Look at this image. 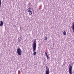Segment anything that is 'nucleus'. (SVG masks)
I'll return each instance as SVG.
<instances>
[{
	"label": "nucleus",
	"mask_w": 74,
	"mask_h": 74,
	"mask_svg": "<svg viewBox=\"0 0 74 74\" xmlns=\"http://www.w3.org/2000/svg\"><path fill=\"white\" fill-rule=\"evenodd\" d=\"M37 42L36 41V40H35L34 41L33 43V52L34 55H36V47L37 46L36 45Z\"/></svg>",
	"instance_id": "nucleus-1"
},
{
	"label": "nucleus",
	"mask_w": 74,
	"mask_h": 74,
	"mask_svg": "<svg viewBox=\"0 0 74 74\" xmlns=\"http://www.w3.org/2000/svg\"><path fill=\"white\" fill-rule=\"evenodd\" d=\"M22 51L20 49V48H18L17 49V53L18 55L20 56L22 55Z\"/></svg>",
	"instance_id": "nucleus-2"
},
{
	"label": "nucleus",
	"mask_w": 74,
	"mask_h": 74,
	"mask_svg": "<svg viewBox=\"0 0 74 74\" xmlns=\"http://www.w3.org/2000/svg\"><path fill=\"white\" fill-rule=\"evenodd\" d=\"M69 74H72V66H70L69 68Z\"/></svg>",
	"instance_id": "nucleus-3"
},
{
	"label": "nucleus",
	"mask_w": 74,
	"mask_h": 74,
	"mask_svg": "<svg viewBox=\"0 0 74 74\" xmlns=\"http://www.w3.org/2000/svg\"><path fill=\"white\" fill-rule=\"evenodd\" d=\"M45 74H49V69H47L46 71H45Z\"/></svg>",
	"instance_id": "nucleus-4"
},
{
	"label": "nucleus",
	"mask_w": 74,
	"mask_h": 74,
	"mask_svg": "<svg viewBox=\"0 0 74 74\" xmlns=\"http://www.w3.org/2000/svg\"><path fill=\"white\" fill-rule=\"evenodd\" d=\"M72 30H73V32L74 33V22H73L72 23Z\"/></svg>",
	"instance_id": "nucleus-5"
},
{
	"label": "nucleus",
	"mask_w": 74,
	"mask_h": 74,
	"mask_svg": "<svg viewBox=\"0 0 74 74\" xmlns=\"http://www.w3.org/2000/svg\"><path fill=\"white\" fill-rule=\"evenodd\" d=\"M45 54L47 58V59H49V57H48V54H47V53L46 52H45Z\"/></svg>",
	"instance_id": "nucleus-6"
},
{
	"label": "nucleus",
	"mask_w": 74,
	"mask_h": 74,
	"mask_svg": "<svg viewBox=\"0 0 74 74\" xmlns=\"http://www.w3.org/2000/svg\"><path fill=\"white\" fill-rule=\"evenodd\" d=\"M0 22L1 23L0 24V26H2L3 25V22L2 21H1Z\"/></svg>",
	"instance_id": "nucleus-7"
},
{
	"label": "nucleus",
	"mask_w": 74,
	"mask_h": 74,
	"mask_svg": "<svg viewBox=\"0 0 74 74\" xmlns=\"http://www.w3.org/2000/svg\"><path fill=\"white\" fill-rule=\"evenodd\" d=\"M18 42H20V41H22V38L21 37L19 38L18 39Z\"/></svg>",
	"instance_id": "nucleus-8"
},
{
	"label": "nucleus",
	"mask_w": 74,
	"mask_h": 74,
	"mask_svg": "<svg viewBox=\"0 0 74 74\" xmlns=\"http://www.w3.org/2000/svg\"><path fill=\"white\" fill-rule=\"evenodd\" d=\"M29 12V15H32L33 13V11H30V12Z\"/></svg>",
	"instance_id": "nucleus-9"
},
{
	"label": "nucleus",
	"mask_w": 74,
	"mask_h": 74,
	"mask_svg": "<svg viewBox=\"0 0 74 74\" xmlns=\"http://www.w3.org/2000/svg\"><path fill=\"white\" fill-rule=\"evenodd\" d=\"M31 10V8H28L27 9L28 12H29L30 11H31L30 10Z\"/></svg>",
	"instance_id": "nucleus-10"
},
{
	"label": "nucleus",
	"mask_w": 74,
	"mask_h": 74,
	"mask_svg": "<svg viewBox=\"0 0 74 74\" xmlns=\"http://www.w3.org/2000/svg\"><path fill=\"white\" fill-rule=\"evenodd\" d=\"M63 34L64 36L65 35H66V31H64L63 33Z\"/></svg>",
	"instance_id": "nucleus-11"
},
{
	"label": "nucleus",
	"mask_w": 74,
	"mask_h": 74,
	"mask_svg": "<svg viewBox=\"0 0 74 74\" xmlns=\"http://www.w3.org/2000/svg\"><path fill=\"white\" fill-rule=\"evenodd\" d=\"M47 40V36H45V39H44V40Z\"/></svg>",
	"instance_id": "nucleus-12"
},
{
	"label": "nucleus",
	"mask_w": 74,
	"mask_h": 74,
	"mask_svg": "<svg viewBox=\"0 0 74 74\" xmlns=\"http://www.w3.org/2000/svg\"><path fill=\"white\" fill-rule=\"evenodd\" d=\"M1 0H0V7H1Z\"/></svg>",
	"instance_id": "nucleus-13"
},
{
	"label": "nucleus",
	"mask_w": 74,
	"mask_h": 74,
	"mask_svg": "<svg viewBox=\"0 0 74 74\" xmlns=\"http://www.w3.org/2000/svg\"><path fill=\"white\" fill-rule=\"evenodd\" d=\"M28 5H31V3L30 2H29Z\"/></svg>",
	"instance_id": "nucleus-14"
}]
</instances>
